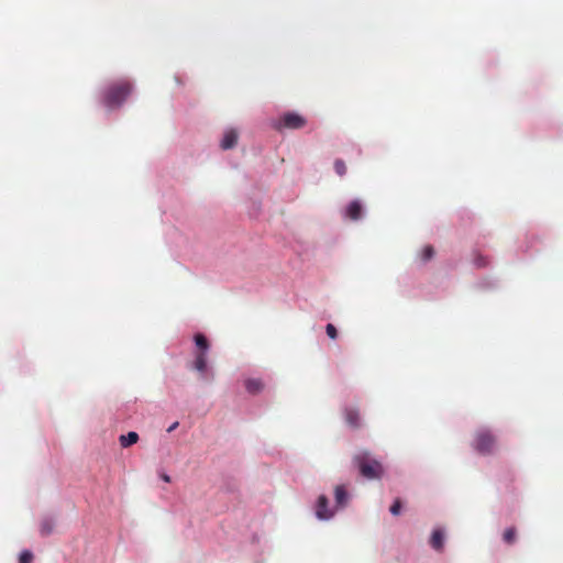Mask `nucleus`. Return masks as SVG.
Listing matches in <instances>:
<instances>
[{
	"mask_svg": "<svg viewBox=\"0 0 563 563\" xmlns=\"http://www.w3.org/2000/svg\"><path fill=\"white\" fill-rule=\"evenodd\" d=\"M352 464L358 470L361 476L366 479H379L384 475L382 463L367 451L356 453L352 459Z\"/></svg>",
	"mask_w": 563,
	"mask_h": 563,
	"instance_id": "f257e3e1",
	"label": "nucleus"
},
{
	"mask_svg": "<svg viewBox=\"0 0 563 563\" xmlns=\"http://www.w3.org/2000/svg\"><path fill=\"white\" fill-rule=\"evenodd\" d=\"M132 84L129 80L112 82L103 92L102 102L109 109L119 108L132 92Z\"/></svg>",
	"mask_w": 563,
	"mask_h": 563,
	"instance_id": "f03ea898",
	"label": "nucleus"
},
{
	"mask_svg": "<svg viewBox=\"0 0 563 563\" xmlns=\"http://www.w3.org/2000/svg\"><path fill=\"white\" fill-rule=\"evenodd\" d=\"M496 438L489 430H479L475 433L473 448L479 454H492L496 448Z\"/></svg>",
	"mask_w": 563,
	"mask_h": 563,
	"instance_id": "7ed1b4c3",
	"label": "nucleus"
},
{
	"mask_svg": "<svg viewBox=\"0 0 563 563\" xmlns=\"http://www.w3.org/2000/svg\"><path fill=\"white\" fill-rule=\"evenodd\" d=\"M306 125V119L296 112H286L275 123L277 130L289 129L298 130Z\"/></svg>",
	"mask_w": 563,
	"mask_h": 563,
	"instance_id": "20e7f679",
	"label": "nucleus"
},
{
	"mask_svg": "<svg viewBox=\"0 0 563 563\" xmlns=\"http://www.w3.org/2000/svg\"><path fill=\"white\" fill-rule=\"evenodd\" d=\"M329 500L324 495L319 496L316 507V515L319 519H330L333 516V511L329 509Z\"/></svg>",
	"mask_w": 563,
	"mask_h": 563,
	"instance_id": "39448f33",
	"label": "nucleus"
},
{
	"mask_svg": "<svg viewBox=\"0 0 563 563\" xmlns=\"http://www.w3.org/2000/svg\"><path fill=\"white\" fill-rule=\"evenodd\" d=\"M344 418L346 423L353 428L357 429L361 427V416L357 408L354 407H346L344 409Z\"/></svg>",
	"mask_w": 563,
	"mask_h": 563,
	"instance_id": "423d86ee",
	"label": "nucleus"
},
{
	"mask_svg": "<svg viewBox=\"0 0 563 563\" xmlns=\"http://www.w3.org/2000/svg\"><path fill=\"white\" fill-rule=\"evenodd\" d=\"M363 212L362 205L358 200H353L345 209V217L350 220L357 221L361 219Z\"/></svg>",
	"mask_w": 563,
	"mask_h": 563,
	"instance_id": "0eeeda50",
	"label": "nucleus"
},
{
	"mask_svg": "<svg viewBox=\"0 0 563 563\" xmlns=\"http://www.w3.org/2000/svg\"><path fill=\"white\" fill-rule=\"evenodd\" d=\"M238 139H239V133L236 130L230 129V130L225 131L223 139L221 141V147L223 150H230V148L234 147L238 143Z\"/></svg>",
	"mask_w": 563,
	"mask_h": 563,
	"instance_id": "6e6552de",
	"label": "nucleus"
},
{
	"mask_svg": "<svg viewBox=\"0 0 563 563\" xmlns=\"http://www.w3.org/2000/svg\"><path fill=\"white\" fill-rule=\"evenodd\" d=\"M334 498L338 507H344L347 504L349 495L344 485H338L334 488Z\"/></svg>",
	"mask_w": 563,
	"mask_h": 563,
	"instance_id": "1a4fd4ad",
	"label": "nucleus"
},
{
	"mask_svg": "<svg viewBox=\"0 0 563 563\" xmlns=\"http://www.w3.org/2000/svg\"><path fill=\"white\" fill-rule=\"evenodd\" d=\"M430 544L434 550L442 551L444 544V533L442 530L438 529L432 532Z\"/></svg>",
	"mask_w": 563,
	"mask_h": 563,
	"instance_id": "9d476101",
	"label": "nucleus"
},
{
	"mask_svg": "<svg viewBox=\"0 0 563 563\" xmlns=\"http://www.w3.org/2000/svg\"><path fill=\"white\" fill-rule=\"evenodd\" d=\"M207 353L203 351H198L196 354V360L194 362V368L199 373H205L207 369Z\"/></svg>",
	"mask_w": 563,
	"mask_h": 563,
	"instance_id": "9b49d317",
	"label": "nucleus"
},
{
	"mask_svg": "<svg viewBox=\"0 0 563 563\" xmlns=\"http://www.w3.org/2000/svg\"><path fill=\"white\" fill-rule=\"evenodd\" d=\"M263 387L264 385L261 379L249 378L245 380V388L250 394H258Z\"/></svg>",
	"mask_w": 563,
	"mask_h": 563,
	"instance_id": "f8f14e48",
	"label": "nucleus"
},
{
	"mask_svg": "<svg viewBox=\"0 0 563 563\" xmlns=\"http://www.w3.org/2000/svg\"><path fill=\"white\" fill-rule=\"evenodd\" d=\"M137 440H139V434L134 431H131L128 434H123L120 437V444L123 448H128V446L136 443Z\"/></svg>",
	"mask_w": 563,
	"mask_h": 563,
	"instance_id": "ddd939ff",
	"label": "nucleus"
},
{
	"mask_svg": "<svg viewBox=\"0 0 563 563\" xmlns=\"http://www.w3.org/2000/svg\"><path fill=\"white\" fill-rule=\"evenodd\" d=\"M195 343H196L197 347L199 349V351H203L205 353H207V351L209 349V342L203 334L197 333L195 335Z\"/></svg>",
	"mask_w": 563,
	"mask_h": 563,
	"instance_id": "4468645a",
	"label": "nucleus"
},
{
	"mask_svg": "<svg viewBox=\"0 0 563 563\" xmlns=\"http://www.w3.org/2000/svg\"><path fill=\"white\" fill-rule=\"evenodd\" d=\"M53 527H54V525L51 519H44L40 526L41 534L44 537L48 536L53 531Z\"/></svg>",
	"mask_w": 563,
	"mask_h": 563,
	"instance_id": "2eb2a0df",
	"label": "nucleus"
},
{
	"mask_svg": "<svg viewBox=\"0 0 563 563\" xmlns=\"http://www.w3.org/2000/svg\"><path fill=\"white\" fill-rule=\"evenodd\" d=\"M516 534H517L516 529L514 527H510L505 530V532L503 534V539L506 543L511 544L516 541Z\"/></svg>",
	"mask_w": 563,
	"mask_h": 563,
	"instance_id": "dca6fc26",
	"label": "nucleus"
},
{
	"mask_svg": "<svg viewBox=\"0 0 563 563\" xmlns=\"http://www.w3.org/2000/svg\"><path fill=\"white\" fill-rule=\"evenodd\" d=\"M434 256V249L431 245H426L421 251V260L423 262L430 261Z\"/></svg>",
	"mask_w": 563,
	"mask_h": 563,
	"instance_id": "f3484780",
	"label": "nucleus"
},
{
	"mask_svg": "<svg viewBox=\"0 0 563 563\" xmlns=\"http://www.w3.org/2000/svg\"><path fill=\"white\" fill-rule=\"evenodd\" d=\"M334 170L339 176H344L346 174V165L342 159H335L334 162Z\"/></svg>",
	"mask_w": 563,
	"mask_h": 563,
	"instance_id": "a211bd4d",
	"label": "nucleus"
},
{
	"mask_svg": "<svg viewBox=\"0 0 563 563\" xmlns=\"http://www.w3.org/2000/svg\"><path fill=\"white\" fill-rule=\"evenodd\" d=\"M473 262H474V265L478 268L486 267L488 265V260L481 254H476L474 256Z\"/></svg>",
	"mask_w": 563,
	"mask_h": 563,
	"instance_id": "6ab92c4d",
	"label": "nucleus"
},
{
	"mask_svg": "<svg viewBox=\"0 0 563 563\" xmlns=\"http://www.w3.org/2000/svg\"><path fill=\"white\" fill-rule=\"evenodd\" d=\"M32 560H33V554L29 550L21 552V554L19 556V563H31Z\"/></svg>",
	"mask_w": 563,
	"mask_h": 563,
	"instance_id": "aec40b11",
	"label": "nucleus"
},
{
	"mask_svg": "<svg viewBox=\"0 0 563 563\" xmlns=\"http://www.w3.org/2000/svg\"><path fill=\"white\" fill-rule=\"evenodd\" d=\"M390 512L393 516H398L401 510V500L397 498L394 504L390 506Z\"/></svg>",
	"mask_w": 563,
	"mask_h": 563,
	"instance_id": "412c9836",
	"label": "nucleus"
},
{
	"mask_svg": "<svg viewBox=\"0 0 563 563\" xmlns=\"http://www.w3.org/2000/svg\"><path fill=\"white\" fill-rule=\"evenodd\" d=\"M325 331L331 339H335L338 336L336 328L332 323L327 324Z\"/></svg>",
	"mask_w": 563,
	"mask_h": 563,
	"instance_id": "4be33fe9",
	"label": "nucleus"
},
{
	"mask_svg": "<svg viewBox=\"0 0 563 563\" xmlns=\"http://www.w3.org/2000/svg\"><path fill=\"white\" fill-rule=\"evenodd\" d=\"M161 478H162L164 482H166V483H169V482H170V476H169V475H167V474H162V475H161Z\"/></svg>",
	"mask_w": 563,
	"mask_h": 563,
	"instance_id": "5701e85b",
	"label": "nucleus"
},
{
	"mask_svg": "<svg viewBox=\"0 0 563 563\" xmlns=\"http://www.w3.org/2000/svg\"><path fill=\"white\" fill-rule=\"evenodd\" d=\"M178 427V422H174L168 429H167V432H172L174 431L176 428Z\"/></svg>",
	"mask_w": 563,
	"mask_h": 563,
	"instance_id": "b1692460",
	"label": "nucleus"
}]
</instances>
